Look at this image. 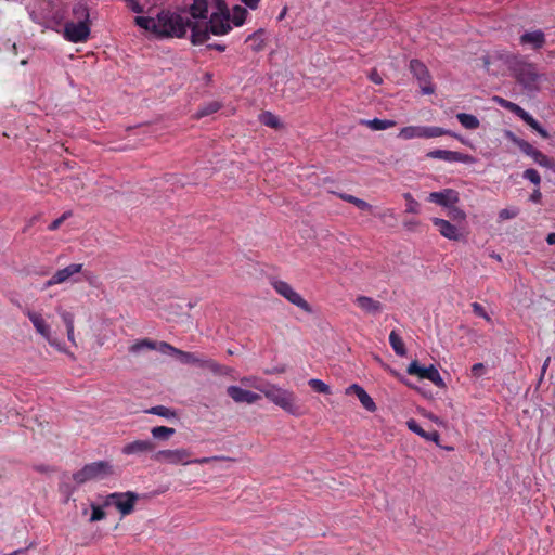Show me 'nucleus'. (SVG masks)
Returning a JSON list of instances; mask_svg holds the SVG:
<instances>
[{
  "label": "nucleus",
  "instance_id": "4c0bfd02",
  "mask_svg": "<svg viewBox=\"0 0 555 555\" xmlns=\"http://www.w3.org/2000/svg\"><path fill=\"white\" fill-rule=\"evenodd\" d=\"M448 209V212H447V216L454 222H464L465 219H466V214L465 211L455 206V204H453L452 206H450Z\"/></svg>",
  "mask_w": 555,
  "mask_h": 555
},
{
  "label": "nucleus",
  "instance_id": "5fc2aeb1",
  "mask_svg": "<svg viewBox=\"0 0 555 555\" xmlns=\"http://www.w3.org/2000/svg\"><path fill=\"white\" fill-rule=\"evenodd\" d=\"M128 7L131 11L135 13H142L143 7L137 0H127Z\"/></svg>",
  "mask_w": 555,
  "mask_h": 555
},
{
  "label": "nucleus",
  "instance_id": "a211bd4d",
  "mask_svg": "<svg viewBox=\"0 0 555 555\" xmlns=\"http://www.w3.org/2000/svg\"><path fill=\"white\" fill-rule=\"evenodd\" d=\"M82 271L81 263H70L69 266L57 270L43 285L44 288L51 287L56 284H62L68 281L77 282L74 278L77 273Z\"/></svg>",
  "mask_w": 555,
  "mask_h": 555
},
{
  "label": "nucleus",
  "instance_id": "4d7b16f0",
  "mask_svg": "<svg viewBox=\"0 0 555 555\" xmlns=\"http://www.w3.org/2000/svg\"><path fill=\"white\" fill-rule=\"evenodd\" d=\"M250 10H256L260 0H241Z\"/></svg>",
  "mask_w": 555,
  "mask_h": 555
},
{
  "label": "nucleus",
  "instance_id": "603ef678",
  "mask_svg": "<svg viewBox=\"0 0 555 555\" xmlns=\"http://www.w3.org/2000/svg\"><path fill=\"white\" fill-rule=\"evenodd\" d=\"M485 371H486V366L483 363H475L473 366H472V376L475 377V378H479L481 377L483 374H485Z\"/></svg>",
  "mask_w": 555,
  "mask_h": 555
},
{
  "label": "nucleus",
  "instance_id": "13d9d810",
  "mask_svg": "<svg viewBox=\"0 0 555 555\" xmlns=\"http://www.w3.org/2000/svg\"><path fill=\"white\" fill-rule=\"evenodd\" d=\"M253 380H254V378H251V377H244L241 379L242 384H244V385H248V386H253V387L257 386L256 384L253 383ZM260 386H264V385L261 384Z\"/></svg>",
  "mask_w": 555,
  "mask_h": 555
},
{
  "label": "nucleus",
  "instance_id": "72a5a7b5",
  "mask_svg": "<svg viewBox=\"0 0 555 555\" xmlns=\"http://www.w3.org/2000/svg\"><path fill=\"white\" fill-rule=\"evenodd\" d=\"M247 15L248 12L245 8L241 5H235L231 14V25L237 27L242 26L245 23Z\"/></svg>",
  "mask_w": 555,
  "mask_h": 555
},
{
  "label": "nucleus",
  "instance_id": "dca6fc26",
  "mask_svg": "<svg viewBox=\"0 0 555 555\" xmlns=\"http://www.w3.org/2000/svg\"><path fill=\"white\" fill-rule=\"evenodd\" d=\"M517 82L528 92L539 91L540 75L532 64H528L517 73Z\"/></svg>",
  "mask_w": 555,
  "mask_h": 555
},
{
  "label": "nucleus",
  "instance_id": "0eeeda50",
  "mask_svg": "<svg viewBox=\"0 0 555 555\" xmlns=\"http://www.w3.org/2000/svg\"><path fill=\"white\" fill-rule=\"evenodd\" d=\"M153 459L156 462L170 465H189L191 463L204 464L209 461L207 457L191 460V451L184 448L159 450L153 455Z\"/></svg>",
  "mask_w": 555,
  "mask_h": 555
},
{
  "label": "nucleus",
  "instance_id": "6ab92c4d",
  "mask_svg": "<svg viewBox=\"0 0 555 555\" xmlns=\"http://www.w3.org/2000/svg\"><path fill=\"white\" fill-rule=\"evenodd\" d=\"M460 201L459 193L453 189H444L439 192H431L428 195V202L449 208Z\"/></svg>",
  "mask_w": 555,
  "mask_h": 555
},
{
  "label": "nucleus",
  "instance_id": "20e7f679",
  "mask_svg": "<svg viewBox=\"0 0 555 555\" xmlns=\"http://www.w3.org/2000/svg\"><path fill=\"white\" fill-rule=\"evenodd\" d=\"M115 474L114 466L108 461H96L86 464L81 469L73 474V479L78 485L91 480H103Z\"/></svg>",
  "mask_w": 555,
  "mask_h": 555
},
{
  "label": "nucleus",
  "instance_id": "f3484780",
  "mask_svg": "<svg viewBox=\"0 0 555 555\" xmlns=\"http://www.w3.org/2000/svg\"><path fill=\"white\" fill-rule=\"evenodd\" d=\"M426 157L431 159H440L447 163L473 164L475 162V158L468 154L440 149L429 151L426 154Z\"/></svg>",
  "mask_w": 555,
  "mask_h": 555
},
{
  "label": "nucleus",
  "instance_id": "cd10ccee",
  "mask_svg": "<svg viewBox=\"0 0 555 555\" xmlns=\"http://www.w3.org/2000/svg\"><path fill=\"white\" fill-rule=\"evenodd\" d=\"M74 22H83L90 25L89 8L85 2H77L72 9Z\"/></svg>",
  "mask_w": 555,
  "mask_h": 555
},
{
  "label": "nucleus",
  "instance_id": "680f3d73",
  "mask_svg": "<svg viewBox=\"0 0 555 555\" xmlns=\"http://www.w3.org/2000/svg\"><path fill=\"white\" fill-rule=\"evenodd\" d=\"M66 331L68 340L75 344L74 327L66 328Z\"/></svg>",
  "mask_w": 555,
  "mask_h": 555
},
{
  "label": "nucleus",
  "instance_id": "9d476101",
  "mask_svg": "<svg viewBox=\"0 0 555 555\" xmlns=\"http://www.w3.org/2000/svg\"><path fill=\"white\" fill-rule=\"evenodd\" d=\"M546 43V34L541 28L525 29L518 37V44L525 51L540 52Z\"/></svg>",
  "mask_w": 555,
  "mask_h": 555
},
{
  "label": "nucleus",
  "instance_id": "a878e982",
  "mask_svg": "<svg viewBox=\"0 0 555 555\" xmlns=\"http://www.w3.org/2000/svg\"><path fill=\"white\" fill-rule=\"evenodd\" d=\"M408 428L413 431L414 434L421 436L422 438L426 439L427 441H438L439 439V433L436 430L433 431H426L422 428V426L415 421L410 420L406 423Z\"/></svg>",
  "mask_w": 555,
  "mask_h": 555
},
{
  "label": "nucleus",
  "instance_id": "c9c22d12",
  "mask_svg": "<svg viewBox=\"0 0 555 555\" xmlns=\"http://www.w3.org/2000/svg\"><path fill=\"white\" fill-rule=\"evenodd\" d=\"M176 433L175 428L167 426H156L151 429L154 439L167 440Z\"/></svg>",
  "mask_w": 555,
  "mask_h": 555
},
{
  "label": "nucleus",
  "instance_id": "c03bdc74",
  "mask_svg": "<svg viewBox=\"0 0 555 555\" xmlns=\"http://www.w3.org/2000/svg\"><path fill=\"white\" fill-rule=\"evenodd\" d=\"M404 198L408 202L406 203V212L417 214L420 204L413 198V196L410 193H405Z\"/></svg>",
  "mask_w": 555,
  "mask_h": 555
},
{
  "label": "nucleus",
  "instance_id": "aec40b11",
  "mask_svg": "<svg viewBox=\"0 0 555 555\" xmlns=\"http://www.w3.org/2000/svg\"><path fill=\"white\" fill-rule=\"evenodd\" d=\"M431 221L443 237L450 241H460L463 238L462 231L450 221L437 217L433 218Z\"/></svg>",
  "mask_w": 555,
  "mask_h": 555
},
{
  "label": "nucleus",
  "instance_id": "0e129e2a",
  "mask_svg": "<svg viewBox=\"0 0 555 555\" xmlns=\"http://www.w3.org/2000/svg\"><path fill=\"white\" fill-rule=\"evenodd\" d=\"M23 552H24V550H21V548H20V550H15V551H13V552H11V553H8V554H5V555H18V554H21V553H23Z\"/></svg>",
  "mask_w": 555,
  "mask_h": 555
},
{
  "label": "nucleus",
  "instance_id": "a19ab883",
  "mask_svg": "<svg viewBox=\"0 0 555 555\" xmlns=\"http://www.w3.org/2000/svg\"><path fill=\"white\" fill-rule=\"evenodd\" d=\"M308 385L315 391V392H319V393H324V395H328L331 393V388L327 384H325L323 380L321 379H318V378H311L309 379L308 382Z\"/></svg>",
  "mask_w": 555,
  "mask_h": 555
},
{
  "label": "nucleus",
  "instance_id": "de8ad7c7",
  "mask_svg": "<svg viewBox=\"0 0 555 555\" xmlns=\"http://www.w3.org/2000/svg\"><path fill=\"white\" fill-rule=\"evenodd\" d=\"M72 216V212L70 211H65L61 217H59L57 219H55L54 221H52L48 229L50 231H55L60 228V225L68 218Z\"/></svg>",
  "mask_w": 555,
  "mask_h": 555
},
{
  "label": "nucleus",
  "instance_id": "5701e85b",
  "mask_svg": "<svg viewBox=\"0 0 555 555\" xmlns=\"http://www.w3.org/2000/svg\"><path fill=\"white\" fill-rule=\"evenodd\" d=\"M346 395H354L363 408L369 412H374L376 410V404L371 398V396L358 384H352L346 388Z\"/></svg>",
  "mask_w": 555,
  "mask_h": 555
},
{
  "label": "nucleus",
  "instance_id": "a18cd8bd",
  "mask_svg": "<svg viewBox=\"0 0 555 555\" xmlns=\"http://www.w3.org/2000/svg\"><path fill=\"white\" fill-rule=\"evenodd\" d=\"M518 214H519V209L516 207L504 208V209L500 210L499 218L501 220H508V219H513V218L517 217Z\"/></svg>",
  "mask_w": 555,
  "mask_h": 555
},
{
  "label": "nucleus",
  "instance_id": "2eb2a0df",
  "mask_svg": "<svg viewBox=\"0 0 555 555\" xmlns=\"http://www.w3.org/2000/svg\"><path fill=\"white\" fill-rule=\"evenodd\" d=\"M144 349L157 350L158 352H160L163 354H171V356H176V357L180 350L166 341L158 343V341H153L150 339H141V340H138L134 344H132L129 348V351L131 353H139Z\"/></svg>",
  "mask_w": 555,
  "mask_h": 555
},
{
  "label": "nucleus",
  "instance_id": "473e14b6",
  "mask_svg": "<svg viewBox=\"0 0 555 555\" xmlns=\"http://www.w3.org/2000/svg\"><path fill=\"white\" fill-rule=\"evenodd\" d=\"M204 369L211 371L215 375H229L232 370L229 366L217 363L216 361L208 359L204 362Z\"/></svg>",
  "mask_w": 555,
  "mask_h": 555
},
{
  "label": "nucleus",
  "instance_id": "f8f14e48",
  "mask_svg": "<svg viewBox=\"0 0 555 555\" xmlns=\"http://www.w3.org/2000/svg\"><path fill=\"white\" fill-rule=\"evenodd\" d=\"M409 69L413 77L418 81L421 92L423 94H433L435 92V86L431 82V75L423 62L416 59L411 60Z\"/></svg>",
  "mask_w": 555,
  "mask_h": 555
},
{
  "label": "nucleus",
  "instance_id": "bb28decb",
  "mask_svg": "<svg viewBox=\"0 0 555 555\" xmlns=\"http://www.w3.org/2000/svg\"><path fill=\"white\" fill-rule=\"evenodd\" d=\"M177 358L182 364H192L202 369H204V362L207 360V358L198 357L194 352H188L183 350H179Z\"/></svg>",
  "mask_w": 555,
  "mask_h": 555
},
{
  "label": "nucleus",
  "instance_id": "7c9ffc66",
  "mask_svg": "<svg viewBox=\"0 0 555 555\" xmlns=\"http://www.w3.org/2000/svg\"><path fill=\"white\" fill-rule=\"evenodd\" d=\"M389 344L397 356L404 357L406 349L400 335L396 331H391L389 334Z\"/></svg>",
  "mask_w": 555,
  "mask_h": 555
},
{
  "label": "nucleus",
  "instance_id": "3c124183",
  "mask_svg": "<svg viewBox=\"0 0 555 555\" xmlns=\"http://www.w3.org/2000/svg\"><path fill=\"white\" fill-rule=\"evenodd\" d=\"M59 314L66 325V328L74 327V314L68 311H59Z\"/></svg>",
  "mask_w": 555,
  "mask_h": 555
},
{
  "label": "nucleus",
  "instance_id": "f257e3e1",
  "mask_svg": "<svg viewBox=\"0 0 555 555\" xmlns=\"http://www.w3.org/2000/svg\"><path fill=\"white\" fill-rule=\"evenodd\" d=\"M204 13L206 0H193L189 8L163 10L156 17L137 16L134 23L158 38H183L189 29L192 31L193 21L204 17Z\"/></svg>",
  "mask_w": 555,
  "mask_h": 555
},
{
  "label": "nucleus",
  "instance_id": "69168bd1",
  "mask_svg": "<svg viewBox=\"0 0 555 555\" xmlns=\"http://www.w3.org/2000/svg\"><path fill=\"white\" fill-rule=\"evenodd\" d=\"M492 257H493L494 259H496V260H501V257H500V255H498V254H493V255H492Z\"/></svg>",
  "mask_w": 555,
  "mask_h": 555
},
{
  "label": "nucleus",
  "instance_id": "ea45409f",
  "mask_svg": "<svg viewBox=\"0 0 555 555\" xmlns=\"http://www.w3.org/2000/svg\"><path fill=\"white\" fill-rule=\"evenodd\" d=\"M522 178L530 183H532L534 186H540L541 184V176L539 171L534 168H528L522 172Z\"/></svg>",
  "mask_w": 555,
  "mask_h": 555
},
{
  "label": "nucleus",
  "instance_id": "39448f33",
  "mask_svg": "<svg viewBox=\"0 0 555 555\" xmlns=\"http://www.w3.org/2000/svg\"><path fill=\"white\" fill-rule=\"evenodd\" d=\"M505 138L518 146V149L527 156L531 157L535 164L555 172V159L548 157L540 150L535 149L532 144L526 140L517 137L513 131H505Z\"/></svg>",
  "mask_w": 555,
  "mask_h": 555
},
{
  "label": "nucleus",
  "instance_id": "2f4dec72",
  "mask_svg": "<svg viewBox=\"0 0 555 555\" xmlns=\"http://www.w3.org/2000/svg\"><path fill=\"white\" fill-rule=\"evenodd\" d=\"M456 119L465 129L468 130H475L480 125L479 119L473 114L459 113L456 115Z\"/></svg>",
  "mask_w": 555,
  "mask_h": 555
},
{
  "label": "nucleus",
  "instance_id": "09e8293b",
  "mask_svg": "<svg viewBox=\"0 0 555 555\" xmlns=\"http://www.w3.org/2000/svg\"><path fill=\"white\" fill-rule=\"evenodd\" d=\"M46 340L49 343L50 346L54 347L61 352H66V348L64 343H62L60 339L54 337L52 333L50 334L49 338H46Z\"/></svg>",
  "mask_w": 555,
  "mask_h": 555
},
{
  "label": "nucleus",
  "instance_id": "393cba45",
  "mask_svg": "<svg viewBox=\"0 0 555 555\" xmlns=\"http://www.w3.org/2000/svg\"><path fill=\"white\" fill-rule=\"evenodd\" d=\"M354 304L367 314L376 315L379 314L383 310V305L380 301L364 295L357 296Z\"/></svg>",
  "mask_w": 555,
  "mask_h": 555
},
{
  "label": "nucleus",
  "instance_id": "37998d69",
  "mask_svg": "<svg viewBox=\"0 0 555 555\" xmlns=\"http://www.w3.org/2000/svg\"><path fill=\"white\" fill-rule=\"evenodd\" d=\"M91 509H92L91 517H90L91 522L100 521L105 518L106 514L103 511L102 506L91 504Z\"/></svg>",
  "mask_w": 555,
  "mask_h": 555
},
{
  "label": "nucleus",
  "instance_id": "412c9836",
  "mask_svg": "<svg viewBox=\"0 0 555 555\" xmlns=\"http://www.w3.org/2000/svg\"><path fill=\"white\" fill-rule=\"evenodd\" d=\"M227 393L236 403L253 404L260 399V395L234 385L227 388Z\"/></svg>",
  "mask_w": 555,
  "mask_h": 555
},
{
  "label": "nucleus",
  "instance_id": "c756f323",
  "mask_svg": "<svg viewBox=\"0 0 555 555\" xmlns=\"http://www.w3.org/2000/svg\"><path fill=\"white\" fill-rule=\"evenodd\" d=\"M361 124L367 126L370 129L374 131L387 130L396 125V121L390 119H379L373 118L367 120H362Z\"/></svg>",
  "mask_w": 555,
  "mask_h": 555
},
{
  "label": "nucleus",
  "instance_id": "423d86ee",
  "mask_svg": "<svg viewBox=\"0 0 555 555\" xmlns=\"http://www.w3.org/2000/svg\"><path fill=\"white\" fill-rule=\"evenodd\" d=\"M441 135L453 137L461 142H464L460 134H456L448 129L437 126H406L401 128L398 137L404 140H411L416 138L431 139Z\"/></svg>",
  "mask_w": 555,
  "mask_h": 555
},
{
  "label": "nucleus",
  "instance_id": "b1692460",
  "mask_svg": "<svg viewBox=\"0 0 555 555\" xmlns=\"http://www.w3.org/2000/svg\"><path fill=\"white\" fill-rule=\"evenodd\" d=\"M24 313L27 315V318L31 322L36 332L39 335H41L44 339L49 338L50 334L52 333V330H51V326L42 318V315L39 312L33 311L29 309L25 310Z\"/></svg>",
  "mask_w": 555,
  "mask_h": 555
},
{
  "label": "nucleus",
  "instance_id": "f03ea898",
  "mask_svg": "<svg viewBox=\"0 0 555 555\" xmlns=\"http://www.w3.org/2000/svg\"><path fill=\"white\" fill-rule=\"evenodd\" d=\"M231 29V13L224 0H215V10L210 14L206 1L204 17L193 21L192 43L203 44L210 38V35L223 36Z\"/></svg>",
  "mask_w": 555,
  "mask_h": 555
},
{
  "label": "nucleus",
  "instance_id": "7ed1b4c3",
  "mask_svg": "<svg viewBox=\"0 0 555 555\" xmlns=\"http://www.w3.org/2000/svg\"><path fill=\"white\" fill-rule=\"evenodd\" d=\"M255 388L261 391L266 398H268L275 405L283 409L285 412L295 416L301 414V409L297 404L296 396L293 391L270 384L264 386H255Z\"/></svg>",
  "mask_w": 555,
  "mask_h": 555
},
{
  "label": "nucleus",
  "instance_id": "e433bc0d",
  "mask_svg": "<svg viewBox=\"0 0 555 555\" xmlns=\"http://www.w3.org/2000/svg\"><path fill=\"white\" fill-rule=\"evenodd\" d=\"M260 121L262 125L278 129L281 126V121L276 115L271 112H264L260 115Z\"/></svg>",
  "mask_w": 555,
  "mask_h": 555
},
{
  "label": "nucleus",
  "instance_id": "9b49d317",
  "mask_svg": "<svg viewBox=\"0 0 555 555\" xmlns=\"http://www.w3.org/2000/svg\"><path fill=\"white\" fill-rule=\"evenodd\" d=\"M271 285L280 296L285 298L294 306L300 308L307 313L313 312L312 307L287 282L282 280H273Z\"/></svg>",
  "mask_w": 555,
  "mask_h": 555
},
{
  "label": "nucleus",
  "instance_id": "bf43d9fd",
  "mask_svg": "<svg viewBox=\"0 0 555 555\" xmlns=\"http://www.w3.org/2000/svg\"><path fill=\"white\" fill-rule=\"evenodd\" d=\"M550 362H551V358L547 357L542 365V369H541V375L543 376L550 365Z\"/></svg>",
  "mask_w": 555,
  "mask_h": 555
},
{
  "label": "nucleus",
  "instance_id": "1a4fd4ad",
  "mask_svg": "<svg viewBox=\"0 0 555 555\" xmlns=\"http://www.w3.org/2000/svg\"><path fill=\"white\" fill-rule=\"evenodd\" d=\"M139 495L132 491L114 492L108 494L104 500V507L115 506L122 516L131 514Z\"/></svg>",
  "mask_w": 555,
  "mask_h": 555
},
{
  "label": "nucleus",
  "instance_id": "ddd939ff",
  "mask_svg": "<svg viewBox=\"0 0 555 555\" xmlns=\"http://www.w3.org/2000/svg\"><path fill=\"white\" fill-rule=\"evenodd\" d=\"M406 373L409 375H417L422 379H428L437 387H444L443 378L438 369L433 364L422 366L417 361H412L406 369Z\"/></svg>",
  "mask_w": 555,
  "mask_h": 555
},
{
  "label": "nucleus",
  "instance_id": "6e6552de",
  "mask_svg": "<svg viewBox=\"0 0 555 555\" xmlns=\"http://www.w3.org/2000/svg\"><path fill=\"white\" fill-rule=\"evenodd\" d=\"M494 102L498 103L501 107L512 112L517 117H519L524 122L530 126L534 131H537L542 138H548V132L541 124L534 119L527 111L520 107L518 104L505 100L501 96H494Z\"/></svg>",
  "mask_w": 555,
  "mask_h": 555
},
{
  "label": "nucleus",
  "instance_id": "58836bf2",
  "mask_svg": "<svg viewBox=\"0 0 555 555\" xmlns=\"http://www.w3.org/2000/svg\"><path fill=\"white\" fill-rule=\"evenodd\" d=\"M147 413L165 418H172L176 416V412L165 405L152 406L150 410H147Z\"/></svg>",
  "mask_w": 555,
  "mask_h": 555
},
{
  "label": "nucleus",
  "instance_id": "864d4df0",
  "mask_svg": "<svg viewBox=\"0 0 555 555\" xmlns=\"http://www.w3.org/2000/svg\"><path fill=\"white\" fill-rule=\"evenodd\" d=\"M529 201L533 204H541L542 202V193L540 191V186H535L532 193L529 196Z\"/></svg>",
  "mask_w": 555,
  "mask_h": 555
},
{
  "label": "nucleus",
  "instance_id": "49530a36",
  "mask_svg": "<svg viewBox=\"0 0 555 555\" xmlns=\"http://www.w3.org/2000/svg\"><path fill=\"white\" fill-rule=\"evenodd\" d=\"M470 306H472L473 312L477 317H480V318L485 319L486 321L491 322V318L489 317V314L486 312L485 308L479 302L475 301Z\"/></svg>",
  "mask_w": 555,
  "mask_h": 555
},
{
  "label": "nucleus",
  "instance_id": "8fccbe9b",
  "mask_svg": "<svg viewBox=\"0 0 555 555\" xmlns=\"http://www.w3.org/2000/svg\"><path fill=\"white\" fill-rule=\"evenodd\" d=\"M46 340L49 343L50 346L54 347L61 352H66V348L64 343H62L60 339L54 337L52 333L50 334L49 338H46Z\"/></svg>",
  "mask_w": 555,
  "mask_h": 555
},
{
  "label": "nucleus",
  "instance_id": "4468645a",
  "mask_svg": "<svg viewBox=\"0 0 555 555\" xmlns=\"http://www.w3.org/2000/svg\"><path fill=\"white\" fill-rule=\"evenodd\" d=\"M90 25L83 22H66L63 29L65 40L73 43H80L88 40L90 36Z\"/></svg>",
  "mask_w": 555,
  "mask_h": 555
},
{
  "label": "nucleus",
  "instance_id": "c85d7f7f",
  "mask_svg": "<svg viewBox=\"0 0 555 555\" xmlns=\"http://www.w3.org/2000/svg\"><path fill=\"white\" fill-rule=\"evenodd\" d=\"M245 41L249 43L253 51H261L264 47V30L258 29L257 31H254L247 36Z\"/></svg>",
  "mask_w": 555,
  "mask_h": 555
},
{
  "label": "nucleus",
  "instance_id": "4be33fe9",
  "mask_svg": "<svg viewBox=\"0 0 555 555\" xmlns=\"http://www.w3.org/2000/svg\"><path fill=\"white\" fill-rule=\"evenodd\" d=\"M155 443L150 440H134L125 444L121 449L125 455H141L154 451Z\"/></svg>",
  "mask_w": 555,
  "mask_h": 555
},
{
  "label": "nucleus",
  "instance_id": "6e6d98bb",
  "mask_svg": "<svg viewBox=\"0 0 555 555\" xmlns=\"http://www.w3.org/2000/svg\"><path fill=\"white\" fill-rule=\"evenodd\" d=\"M369 79L374 82L375 85H382L383 83V78L380 77V75L377 73V70H372L370 74H369Z\"/></svg>",
  "mask_w": 555,
  "mask_h": 555
},
{
  "label": "nucleus",
  "instance_id": "f704fd0d",
  "mask_svg": "<svg viewBox=\"0 0 555 555\" xmlns=\"http://www.w3.org/2000/svg\"><path fill=\"white\" fill-rule=\"evenodd\" d=\"M338 196L343 201L353 204L360 210H371L372 209V206L367 202H365L361 198H358L353 195L346 194V193H339Z\"/></svg>",
  "mask_w": 555,
  "mask_h": 555
},
{
  "label": "nucleus",
  "instance_id": "79ce46f5",
  "mask_svg": "<svg viewBox=\"0 0 555 555\" xmlns=\"http://www.w3.org/2000/svg\"><path fill=\"white\" fill-rule=\"evenodd\" d=\"M219 108H220V104L218 102L208 103L207 105L203 106L197 112V116L198 117H205V116L211 115V114L218 112Z\"/></svg>",
  "mask_w": 555,
  "mask_h": 555
},
{
  "label": "nucleus",
  "instance_id": "e2e57ef3",
  "mask_svg": "<svg viewBox=\"0 0 555 555\" xmlns=\"http://www.w3.org/2000/svg\"><path fill=\"white\" fill-rule=\"evenodd\" d=\"M210 47L216 49L217 51H221V52L225 50L224 44L215 43V44H211Z\"/></svg>",
  "mask_w": 555,
  "mask_h": 555
},
{
  "label": "nucleus",
  "instance_id": "052dcab7",
  "mask_svg": "<svg viewBox=\"0 0 555 555\" xmlns=\"http://www.w3.org/2000/svg\"><path fill=\"white\" fill-rule=\"evenodd\" d=\"M546 243L548 245H554L555 244V232H552V233H548L547 236H546Z\"/></svg>",
  "mask_w": 555,
  "mask_h": 555
}]
</instances>
